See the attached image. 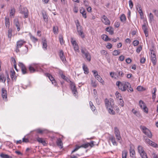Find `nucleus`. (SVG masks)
I'll list each match as a JSON object with an SVG mask.
<instances>
[{
	"label": "nucleus",
	"instance_id": "nucleus-1",
	"mask_svg": "<svg viewBox=\"0 0 158 158\" xmlns=\"http://www.w3.org/2000/svg\"><path fill=\"white\" fill-rule=\"evenodd\" d=\"M116 85L122 91H124L127 89L129 92L133 91V89L131 87L130 84L127 82L122 83L120 81H118L116 82Z\"/></svg>",
	"mask_w": 158,
	"mask_h": 158
},
{
	"label": "nucleus",
	"instance_id": "nucleus-2",
	"mask_svg": "<svg viewBox=\"0 0 158 158\" xmlns=\"http://www.w3.org/2000/svg\"><path fill=\"white\" fill-rule=\"evenodd\" d=\"M81 52L83 57L86 58L88 61H90L91 60V56L87 51L85 49H81Z\"/></svg>",
	"mask_w": 158,
	"mask_h": 158
},
{
	"label": "nucleus",
	"instance_id": "nucleus-3",
	"mask_svg": "<svg viewBox=\"0 0 158 158\" xmlns=\"http://www.w3.org/2000/svg\"><path fill=\"white\" fill-rule=\"evenodd\" d=\"M19 11L20 13L23 15H24V18H27L28 17V10L26 8L23 7L22 8L20 7Z\"/></svg>",
	"mask_w": 158,
	"mask_h": 158
},
{
	"label": "nucleus",
	"instance_id": "nucleus-4",
	"mask_svg": "<svg viewBox=\"0 0 158 158\" xmlns=\"http://www.w3.org/2000/svg\"><path fill=\"white\" fill-rule=\"evenodd\" d=\"M139 103L140 108L143 110V111L145 113L148 114V109L144 102L140 100L139 102Z\"/></svg>",
	"mask_w": 158,
	"mask_h": 158
},
{
	"label": "nucleus",
	"instance_id": "nucleus-5",
	"mask_svg": "<svg viewBox=\"0 0 158 158\" xmlns=\"http://www.w3.org/2000/svg\"><path fill=\"white\" fill-rule=\"evenodd\" d=\"M142 128L143 133L149 138H152V134L151 132L145 127L143 126L142 127Z\"/></svg>",
	"mask_w": 158,
	"mask_h": 158
},
{
	"label": "nucleus",
	"instance_id": "nucleus-6",
	"mask_svg": "<svg viewBox=\"0 0 158 158\" xmlns=\"http://www.w3.org/2000/svg\"><path fill=\"white\" fill-rule=\"evenodd\" d=\"M26 43V42L23 40H19L17 42L16 48V51L17 52H19V48H21L22 46Z\"/></svg>",
	"mask_w": 158,
	"mask_h": 158
},
{
	"label": "nucleus",
	"instance_id": "nucleus-7",
	"mask_svg": "<svg viewBox=\"0 0 158 158\" xmlns=\"http://www.w3.org/2000/svg\"><path fill=\"white\" fill-rule=\"evenodd\" d=\"M144 138L145 140V142L146 143L153 147L156 148H158V145L156 143L153 142H152L148 138H145V137H144Z\"/></svg>",
	"mask_w": 158,
	"mask_h": 158
},
{
	"label": "nucleus",
	"instance_id": "nucleus-8",
	"mask_svg": "<svg viewBox=\"0 0 158 158\" xmlns=\"http://www.w3.org/2000/svg\"><path fill=\"white\" fill-rule=\"evenodd\" d=\"M89 143H86L83 144L80 146H76V148L72 152V153L74 152L77 151L79 148H88L89 146Z\"/></svg>",
	"mask_w": 158,
	"mask_h": 158
},
{
	"label": "nucleus",
	"instance_id": "nucleus-9",
	"mask_svg": "<svg viewBox=\"0 0 158 158\" xmlns=\"http://www.w3.org/2000/svg\"><path fill=\"white\" fill-rule=\"evenodd\" d=\"M19 66L21 69V71L23 74H24L27 73V69L25 65L22 63H19Z\"/></svg>",
	"mask_w": 158,
	"mask_h": 158
},
{
	"label": "nucleus",
	"instance_id": "nucleus-10",
	"mask_svg": "<svg viewBox=\"0 0 158 158\" xmlns=\"http://www.w3.org/2000/svg\"><path fill=\"white\" fill-rule=\"evenodd\" d=\"M71 41L72 44L73 45L75 51H79V47L76 41L73 39V38H71Z\"/></svg>",
	"mask_w": 158,
	"mask_h": 158
},
{
	"label": "nucleus",
	"instance_id": "nucleus-11",
	"mask_svg": "<svg viewBox=\"0 0 158 158\" xmlns=\"http://www.w3.org/2000/svg\"><path fill=\"white\" fill-rule=\"evenodd\" d=\"M70 87L74 96H76L77 93V89L74 83H72L70 84Z\"/></svg>",
	"mask_w": 158,
	"mask_h": 158
},
{
	"label": "nucleus",
	"instance_id": "nucleus-12",
	"mask_svg": "<svg viewBox=\"0 0 158 158\" xmlns=\"http://www.w3.org/2000/svg\"><path fill=\"white\" fill-rule=\"evenodd\" d=\"M14 24L17 28V30L19 31L20 30V24L18 19L16 18L14 20Z\"/></svg>",
	"mask_w": 158,
	"mask_h": 158
},
{
	"label": "nucleus",
	"instance_id": "nucleus-13",
	"mask_svg": "<svg viewBox=\"0 0 158 158\" xmlns=\"http://www.w3.org/2000/svg\"><path fill=\"white\" fill-rule=\"evenodd\" d=\"M142 28L143 30V31L146 37H147L148 36V28L147 26L144 23L143 25H142Z\"/></svg>",
	"mask_w": 158,
	"mask_h": 158
},
{
	"label": "nucleus",
	"instance_id": "nucleus-14",
	"mask_svg": "<svg viewBox=\"0 0 158 158\" xmlns=\"http://www.w3.org/2000/svg\"><path fill=\"white\" fill-rule=\"evenodd\" d=\"M59 56L61 60L63 62H64L66 60L65 57L64 55V53L62 50H60V53Z\"/></svg>",
	"mask_w": 158,
	"mask_h": 158
},
{
	"label": "nucleus",
	"instance_id": "nucleus-15",
	"mask_svg": "<svg viewBox=\"0 0 158 158\" xmlns=\"http://www.w3.org/2000/svg\"><path fill=\"white\" fill-rule=\"evenodd\" d=\"M15 72L13 69L11 70L10 76V77L13 80H15L16 79V77L15 75Z\"/></svg>",
	"mask_w": 158,
	"mask_h": 158
},
{
	"label": "nucleus",
	"instance_id": "nucleus-16",
	"mask_svg": "<svg viewBox=\"0 0 158 158\" xmlns=\"http://www.w3.org/2000/svg\"><path fill=\"white\" fill-rule=\"evenodd\" d=\"M2 98L4 99H6L7 98V91H6L4 89V88H3L2 89Z\"/></svg>",
	"mask_w": 158,
	"mask_h": 158
},
{
	"label": "nucleus",
	"instance_id": "nucleus-17",
	"mask_svg": "<svg viewBox=\"0 0 158 158\" xmlns=\"http://www.w3.org/2000/svg\"><path fill=\"white\" fill-rule=\"evenodd\" d=\"M56 144L60 148H62L63 147V143L62 142L60 139L59 138L57 139L56 141Z\"/></svg>",
	"mask_w": 158,
	"mask_h": 158
},
{
	"label": "nucleus",
	"instance_id": "nucleus-18",
	"mask_svg": "<svg viewBox=\"0 0 158 158\" xmlns=\"http://www.w3.org/2000/svg\"><path fill=\"white\" fill-rule=\"evenodd\" d=\"M109 140L111 141L114 145L117 146L118 145V143L116 141L115 139L113 136H112L110 138Z\"/></svg>",
	"mask_w": 158,
	"mask_h": 158
},
{
	"label": "nucleus",
	"instance_id": "nucleus-19",
	"mask_svg": "<svg viewBox=\"0 0 158 158\" xmlns=\"http://www.w3.org/2000/svg\"><path fill=\"white\" fill-rule=\"evenodd\" d=\"M102 21L105 24L107 25L109 24V20L107 17L105 15L102 17Z\"/></svg>",
	"mask_w": 158,
	"mask_h": 158
},
{
	"label": "nucleus",
	"instance_id": "nucleus-20",
	"mask_svg": "<svg viewBox=\"0 0 158 158\" xmlns=\"http://www.w3.org/2000/svg\"><path fill=\"white\" fill-rule=\"evenodd\" d=\"M36 140L39 142L42 143L44 146L46 145V143L45 141L43 140L42 138L38 137L36 138Z\"/></svg>",
	"mask_w": 158,
	"mask_h": 158
},
{
	"label": "nucleus",
	"instance_id": "nucleus-21",
	"mask_svg": "<svg viewBox=\"0 0 158 158\" xmlns=\"http://www.w3.org/2000/svg\"><path fill=\"white\" fill-rule=\"evenodd\" d=\"M137 148L138 152L139 153L140 155L141 154H142V153L145 152L144 150L143 147L141 146H139Z\"/></svg>",
	"mask_w": 158,
	"mask_h": 158
},
{
	"label": "nucleus",
	"instance_id": "nucleus-22",
	"mask_svg": "<svg viewBox=\"0 0 158 158\" xmlns=\"http://www.w3.org/2000/svg\"><path fill=\"white\" fill-rule=\"evenodd\" d=\"M80 12L82 14V16L85 18H86V12L83 8H81L80 10Z\"/></svg>",
	"mask_w": 158,
	"mask_h": 158
},
{
	"label": "nucleus",
	"instance_id": "nucleus-23",
	"mask_svg": "<svg viewBox=\"0 0 158 158\" xmlns=\"http://www.w3.org/2000/svg\"><path fill=\"white\" fill-rule=\"evenodd\" d=\"M115 137L118 141L120 143H121V140L122 139V138L121 136L120 133L118 134H115Z\"/></svg>",
	"mask_w": 158,
	"mask_h": 158
},
{
	"label": "nucleus",
	"instance_id": "nucleus-24",
	"mask_svg": "<svg viewBox=\"0 0 158 158\" xmlns=\"http://www.w3.org/2000/svg\"><path fill=\"white\" fill-rule=\"evenodd\" d=\"M42 43H43V48H44L45 49H47V41L46 40V39H42Z\"/></svg>",
	"mask_w": 158,
	"mask_h": 158
},
{
	"label": "nucleus",
	"instance_id": "nucleus-25",
	"mask_svg": "<svg viewBox=\"0 0 158 158\" xmlns=\"http://www.w3.org/2000/svg\"><path fill=\"white\" fill-rule=\"evenodd\" d=\"M83 69L84 71V73L85 74H87L89 73V70L88 68H87L85 64H83Z\"/></svg>",
	"mask_w": 158,
	"mask_h": 158
},
{
	"label": "nucleus",
	"instance_id": "nucleus-26",
	"mask_svg": "<svg viewBox=\"0 0 158 158\" xmlns=\"http://www.w3.org/2000/svg\"><path fill=\"white\" fill-rule=\"evenodd\" d=\"M12 30L11 28L9 29L8 30V38L10 39V40H11L12 34Z\"/></svg>",
	"mask_w": 158,
	"mask_h": 158
},
{
	"label": "nucleus",
	"instance_id": "nucleus-27",
	"mask_svg": "<svg viewBox=\"0 0 158 158\" xmlns=\"http://www.w3.org/2000/svg\"><path fill=\"white\" fill-rule=\"evenodd\" d=\"M59 73L61 77L63 79L67 81H68V80H69V79L63 74L62 72H60Z\"/></svg>",
	"mask_w": 158,
	"mask_h": 158
},
{
	"label": "nucleus",
	"instance_id": "nucleus-28",
	"mask_svg": "<svg viewBox=\"0 0 158 158\" xmlns=\"http://www.w3.org/2000/svg\"><path fill=\"white\" fill-rule=\"evenodd\" d=\"M97 80H98V81L101 82V83H102V84H103L104 83V81L102 80V78L99 75H98L97 76V77H95Z\"/></svg>",
	"mask_w": 158,
	"mask_h": 158
},
{
	"label": "nucleus",
	"instance_id": "nucleus-29",
	"mask_svg": "<svg viewBox=\"0 0 158 158\" xmlns=\"http://www.w3.org/2000/svg\"><path fill=\"white\" fill-rule=\"evenodd\" d=\"M130 153L131 157L134 158V156L135 154V152L134 150L130 148Z\"/></svg>",
	"mask_w": 158,
	"mask_h": 158
},
{
	"label": "nucleus",
	"instance_id": "nucleus-30",
	"mask_svg": "<svg viewBox=\"0 0 158 158\" xmlns=\"http://www.w3.org/2000/svg\"><path fill=\"white\" fill-rule=\"evenodd\" d=\"M120 19L121 22H124L126 20V17L124 14L122 15L120 17Z\"/></svg>",
	"mask_w": 158,
	"mask_h": 158
},
{
	"label": "nucleus",
	"instance_id": "nucleus-31",
	"mask_svg": "<svg viewBox=\"0 0 158 158\" xmlns=\"http://www.w3.org/2000/svg\"><path fill=\"white\" fill-rule=\"evenodd\" d=\"M5 24L6 27H9L10 26V23L9 21V18H5Z\"/></svg>",
	"mask_w": 158,
	"mask_h": 158
},
{
	"label": "nucleus",
	"instance_id": "nucleus-32",
	"mask_svg": "<svg viewBox=\"0 0 158 158\" xmlns=\"http://www.w3.org/2000/svg\"><path fill=\"white\" fill-rule=\"evenodd\" d=\"M59 40L60 44L62 45L64 43V41L63 39V36L61 35L59 36Z\"/></svg>",
	"mask_w": 158,
	"mask_h": 158
},
{
	"label": "nucleus",
	"instance_id": "nucleus-33",
	"mask_svg": "<svg viewBox=\"0 0 158 158\" xmlns=\"http://www.w3.org/2000/svg\"><path fill=\"white\" fill-rule=\"evenodd\" d=\"M46 76L47 77H48L49 79L52 81H55L54 78H53V77L51 74H50L49 73H47L46 74Z\"/></svg>",
	"mask_w": 158,
	"mask_h": 158
},
{
	"label": "nucleus",
	"instance_id": "nucleus-34",
	"mask_svg": "<svg viewBox=\"0 0 158 158\" xmlns=\"http://www.w3.org/2000/svg\"><path fill=\"white\" fill-rule=\"evenodd\" d=\"M53 32L55 34H57L58 32V28L57 26H54L53 28Z\"/></svg>",
	"mask_w": 158,
	"mask_h": 158
},
{
	"label": "nucleus",
	"instance_id": "nucleus-35",
	"mask_svg": "<svg viewBox=\"0 0 158 158\" xmlns=\"http://www.w3.org/2000/svg\"><path fill=\"white\" fill-rule=\"evenodd\" d=\"M34 131L38 133L42 134L44 132V130H41L40 129H37L35 130Z\"/></svg>",
	"mask_w": 158,
	"mask_h": 158
},
{
	"label": "nucleus",
	"instance_id": "nucleus-36",
	"mask_svg": "<svg viewBox=\"0 0 158 158\" xmlns=\"http://www.w3.org/2000/svg\"><path fill=\"white\" fill-rule=\"evenodd\" d=\"M6 80V77H4L3 75H0V82H3L5 83Z\"/></svg>",
	"mask_w": 158,
	"mask_h": 158
},
{
	"label": "nucleus",
	"instance_id": "nucleus-37",
	"mask_svg": "<svg viewBox=\"0 0 158 158\" xmlns=\"http://www.w3.org/2000/svg\"><path fill=\"white\" fill-rule=\"evenodd\" d=\"M91 84L92 86L94 87H96L97 86V83L95 81H94L93 79L91 80Z\"/></svg>",
	"mask_w": 158,
	"mask_h": 158
},
{
	"label": "nucleus",
	"instance_id": "nucleus-38",
	"mask_svg": "<svg viewBox=\"0 0 158 158\" xmlns=\"http://www.w3.org/2000/svg\"><path fill=\"white\" fill-rule=\"evenodd\" d=\"M28 69L31 73H33L35 71V69L31 65L29 66Z\"/></svg>",
	"mask_w": 158,
	"mask_h": 158
},
{
	"label": "nucleus",
	"instance_id": "nucleus-39",
	"mask_svg": "<svg viewBox=\"0 0 158 158\" xmlns=\"http://www.w3.org/2000/svg\"><path fill=\"white\" fill-rule=\"evenodd\" d=\"M149 18V21L150 23L154 20V16L152 13H150Z\"/></svg>",
	"mask_w": 158,
	"mask_h": 158
},
{
	"label": "nucleus",
	"instance_id": "nucleus-40",
	"mask_svg": "<svg viewBox=\"0 0 158 158\" xmlns=\"http://www.w3.org/2000/svg\"><path fill=\"white\" fill-rule=\"evenodd\" d=\"M42 15H43V17L44 19V21L45 22L48 21V18L47 16L46 13H43Z\"/></svg>",
	"mask_w": 158,
	"mask_h": 158
},
{
	"label": "nucleus",
	"instance_id": "nucleus-41",
	"mask_svg": "<svg viewBox=\"0 0 158 158\" xmlns=\"http://www.w3.org/2000/svg\"><path fill=\"white\" fill-rule=\"evenodd\" d=\"M77 32L79 35H81L82 38H83L84 37L83 31L81 30H79L78 28H77Z\"/></svg>",
	"mask_w": 158,
	"mask_h": 158
},
{
	"label": "nucleus",
	"instance_id": "nucleus-42",
	"mask_svg": "<svg viewBox=\"0 0 158 158\" xmlns=\"http://www.w3.org/2000/svg\"><path fill=\"white\" fill-rule=\"evenodd\" d=\"M154 92H152V99H155L156 98V88H153Z\"/></svg>",
	"mask_w": 158,
	"mask_h": 158
},
{
	"label": "nucleus",
	"instance_id": "nucleus-43",
	"mask_svg": "<svg viewBox=\"0 0 158 158\" xmlns=\"http://www.w3.org/2000/svg\"><path fill=\"white\" fill-rule=\"evenodd\" d=\"M102 38L103 40L106 41L109 40L108 37L106 35H103L102 36Z\"/></svg>",
	"mask_w": 158,
	"mask_h": 158
},
{
	"label": "nucleus",
	"instance_id": "nucleus-44",
	"mask_svg": "<svg viewBox=\"0 0 158 158\" xmlns=\"http://www.w3.org/2000/svg\"><path fill=\"white\" fill-rule=\"evenodd\" d=\"M0 156L2 158H10V156L7 154H4L3 153L0 154Z\"/></svg>",
	"mask_w": 158,
	"mask_h": 158
},
{
	"label": "nucleus",
	"instance_id": "nucleus-45",
	"mask_svg": "<svg viewBox=\"0 0 158 158\" xmlns=\"http://www.w3.org/2000/svg\"><path fill=\"white\" fill-rule=\"evenodd\" d=\"M127 152L126 151H123L122 152V158H127Z\"/></svg>",
	"mask_w": 158,
	"mask_h": 158
},
{
	"label": "nucleus",
	"instance_id": "nucleus-46",
	"mask_svg": "<svg viewBox=\"0 0 158 158\" xmlns=\"http://www.w3.org/2000/svg\"><path fill=\"white\" fill-rule=\"evenodd\" d=\"M114 134H118L120 133V131L118 129L117 127H115L114 128Z\"/></svg>",
	"mask_w": 158,
	"mask_h": 158
},
{
	"label": "nucleus",
	"instance_id": "nucleus-47",
	"mask_svg": "<svg viewBox=\"0 0 158 158\" xmlns=\"http://www.w3.org/2000/svg\"><path fill=\"white\" fill-rule=\"evenodd\" d=\"M15 9L14 8H12L11 9L10 12V16H14L15 15Z\"/></svg>",
	"mask_w": 158,
	"mask_h": 158
},
{
	"label": "nucleus",
	"instance_id": "nucleus-48",
	"mask_svg": "<svg viewBox=\"0 0 158 158\" xmlns=\"http://www.w3.org/2000/svg\"><path fill=\"white\" fill-rule=\"evenodd\" d=\"M140 155L142 158H148L147 154L145 152L142 153V155L141 154Z\"/></svg>",
	"mask_w": 158,
	"mask_h": 158
},
{
	"label": "nucleus",
	"instance_id": "nucleus-49",
	"mask_svg": "<svg viewBox=\"0 0 158 158\" xmlns=\"http://www.w3.org/2000/svg\"><path fill=\"white\" fill-rule=\"evenodd\" d=\"M118 103L120 105L122 106H123L124 105V102L123 99H119Z\"/></svg>",
	"mask_w": 158,
	"mask_h": 158
},
{
	"label": "nucleus",
	"instance_id": "nucleus-50",
	"mask_svg": "<svg viewBox=\"0 0 158 158\" xmlns=\"http://www.w3.org/2000/svg\"><path fill=\"white\" fill-rule=\"evenodd\" d=\"M115 96L118 99H121V94H119L118 92H116L115 94Z\"/></svg>",
	"mask_w": 158,
	"mask_h": 158
},
{
	"label": "nucleus",
	"instance_id": "nucleus-51",
	"mask_svg": "<svg viewBox=\"0 0 158 158\" xmlns=\"http://www.w3.org/2000/svg\"><path fill=\"white\" fill-rule=\"evenodd\" d=\"M105 102L106 107L107 109V110L109 111V109H108V107L109 106V99H105Z\"/></svg>",
	"mask_w": 158,
	"mask_h": 158
},
{
	"label": "nucleus",
	"instance_id": "nucleus-52",
	"mask_svg": "<svg viewBox=\"0 0 158 158\" xmlns=\"http://www.w3.org/2000/svg\"><path fill=\"white\" fill-rule=\"evenodd\" d=\"M151 58H156V54L154 53V52L153 50L151 51Z\"/></svg>",
	"mask_w": 158,
	"mask_h": 158
},
{
	"label": "nucleus",
	"instance_id": "nucleus-53",
	"mask_svg": "<svg viewBox=\"0 0 158 158\" xmlns=\"http://www.w3.org/2000/svg\"><path fill=\"white\" fill-rule=\"evenodd\" d=\"M114 33V29L111 27H109V34L112 35Z\"/></svg>",
	"mask_w": 158,
	"mask_h": 158
},
{
	"label": "nucleus",
	"instance_id": "nucleus-54",
	"mask_svg": "<svg viewBox=\"0 0 158 158\" xmlns=\"http://www.w3.org/2000/svg\"><path fill=\"white\" fill-rule=\"evenodd\" d=\"M151 60H152V62L153 64V65H155L156 64V58H151Z\"/></svg>",
	"mask_w": 158,
	"mask_h": 158
},
{
	"label": "nucleus",
	"instance_id": "nucleus-55",
	"mask_svg": "<svg viewBox=\"0 0 158 158\" xmlns=\"http://www.w3.org/2000/svg\"><path fill=\"white\" fill-rule=\"evenodd\" d=\"M31 38L32 41L34 42H36L38 41V39L35 38L34 36L31 35Z\"/></svg>",
	"mask_w": 158,
	"mask_h": 158
},
{
	"label": "nucleus",
	"instance_id": "nucleus-56",
	"mask_svg": "<svg viewBox=\"0 0 158 158\" xmlns=\"http://www.w3.org/2000/svg\"><path fill=\"white\" fill-rule=\"evenodd\" d=\"M120 52H119L117 50H114L113 53V55L114 56H117L119 54Z\"/></svg>",
	"mask_w": 158,
	"mask_h": 158
},
{
	"label": "nucleus",
	"instance_id": "nucleus-57",
	"mask_svg": "<svg viewBox=\"0 0 158 158\" xmlns=\"http://www.w3.org/2000/svg\"><path fill=\"white\" fill-rule=\"evenodd\" d=\"M139 43V42L138 40H134L133 43V45L135 46H137Z\"/></svg>",
	"mask_w": 158,
	"mask_h": 158
},
{
	"label": "nucleus",
	"instance_id": "nucleus-58",
	"mask_svg": "<svg viewBox=\"0 0 158 158\" xmlns=\"http://www.w3.org/2000/svg\"><path fill=\"white\" fill-rule=\"evenodd\" d=\"M118 74L120 77H123L124 75V73L122 71H118Z\"/></svg>",
	"mask_w": 158,
	"mask_h": 158
},
{
	"label": "nucleus",
	"instance_id": "nucleus-59",
	"mask_svg": "<svg viewBox=\"0 0 158 158\" xmlns=\"http://www.w3.org/2000/svg\"><path fill=\"white\" fill-rule=\"evenodd\" d=\"M109 113H110V114L114 115L115 114V112L113 110L109 108Z\"/></svg>",
	"mask_w": 158,
	"mask_h": 158
},
{
	"label": "nucleus",
	"instance_id": "nucleus-60",
	"mask_svg": "<svg viewBox=\"0 0 158 158\" xmlns=\"http://www.w3.org/2000/svg\"><path fill=\"white\" fill-rule=\"evenodd\" d=\"M130 7L131 8H132L133 6V4L132 1L131 0H130L129 2Z\"/></svg>",
	"mask_w": 158,
	"mask_h": 158
},
{
	"label": "nucleus",
	"instance_id": "nucleus-61",
	"mask_svg": "<svg viewBox=\"0 0 158 158\" xmlns=\"http://www.w3.org/2000/svg\"><path fill=\"white\" fill-rule=\"evenodd\" d=\"M143 87L140 86H138L137 88V90L139 91H142L143 90Z\"/></svg>",
	"mask_w": 158,
	"mask_h": 158
},
{
	"label": "nucleus",
	"instance_id": "nucleus-62",
	"mask_svg": "<svg viewBox=\"0 0 158 158\" xmlns=\"http://www.w3.org/2000/svg\"><path fill=\"white\" fill-rule=\"evenodd\" d=\"M142 47L141 46H139L136 49V52L137 53H139L142 50Z\"/></svg>",
	"mask_w": 158,
	"mask_h": 158
},
{
	"label": "nucleus",
	"instance_id": "nucleus-63",
	"mask_svg": "<svg viewBox=\"0 0 158 158\" xmlns=\"http://www.w3.org/2000/svg\"><path fill=\"white\" fill-rule=\"evenodd\" d=\"M110 75L112 77L114 78H116V77H115L116 74L115 73L113 72H111L110 73Z\"/></svg>",
	"mask_w": 158,
	"mask_h": 158
},
{
	"label": "nucleus",
	"instance_id": "nucleus-64",
	"mask_svg": "<svg viewBox=\"0 0 158 158\" xmlns=\"http://www.w3.org/2000/svg\"><path fill=\"white\" fill-rule=\"evenodd\" d=\"M145 61V59L144 57H142L140 60V62L142 64H143Z\"/></svg>",
	"mask_w": 158,
	"mask_h": 158
}]
</instances>
